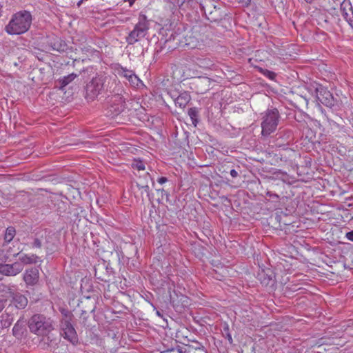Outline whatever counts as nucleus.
<instances>
[{
	"label": "nucleus",
	"mask_w": 353,
	"mask_h": 353,
	"mask_svg": "<svg viewBox=\"0 0 353 353\" xmlns=\"http://www.w3.org/2000/svg\"><path fill=\"white\" fill-rule=\"evenodd\" d=\"M197 65L202 68H210L213 65V61L209 58H198Z\"/></svg>",
	"instance_id": "22"
},
{
	"label": "nucleus",
	"mask_w": 353,
	"mask_h": 353,
	"mask_svg": "<svg viewBox=\"0 0 353 353\" xmlns=\"http://www.w3.org/2000/svg\"><path fill=\"white\" fill-rule=\"evenodd\" d=\"M202 10L206 18L212 22L219 21L222 20L224 17L221 8H217L214 2L210 0L205 1V3L202 5Z\"/></svg>",
	"instance_id": "8"
},
{
	"label": "nucleus",
	"mask_w": 353,
	"mask_h": 353,
	"mask_svg": "<svg viewBox=\"0 0 353 353\" xmlns=\"http://www.w3.org/2000/svg\"><path fill=\"white\" fill-rule=\"evenodd\" d=\"M149 28L150 23L147 17L141 13L138 18V22L134 26V29L129 32L125 38L128 44L133 45L144 38L148 34Z\"/></svg>",
	"instance_id": "4"
},
{
	"label": "nucleus",
	"mask_w": 353,
	"mask_h": 353,
	"mask_svg": "<svg viewBox=\"0 0 353 353\" xmlns=\"http://www.w3.org/2000/svg\"><path fill=\"white\" fill-rule=\"evenodd\" d=\"M259 71L265 77L271 80H274L276 76L275 72L268 70L267 69H263L262 68H259Z\"/></svg>",
	"instance_id": "29"
},
{
	"label": "nucleus",
	"mask_w": 353,
	"mask_h": 353,
	"mask_svg": "<svg viewBox=\"0 0 353 353\" xmlns=\"http://www.w3.org/2000/svg\"><path fill=\"white\" fill-rule=\"evenodd\" d=\"M168 181V179L166 177H164V176H161L160 178L158 179V182L161 184H163L165 182Z\"/></svg>",
	"instance_id": "39"
},
{
	"label": "nucleus",
	"mask_w": 353,
	"mask_h": 353,
	"mask_svg": "<svg viewBox=\"0 0 353 353\" xmlns=\"http://www.w3.org/2000/svg\"><path fill=\"white\" fill-rule=\"evenodd\" d=\"M28 326L31 333L49 340L50 334L55 329V322L45 314H34L28 319Z\"/></svg>",
	"instance_id": "1"
},
{
	"label": "nucleus",
	"mask_w": 353,
	"mask_h": 353,
	"mask_svg": "<svg viewBox=\"0 0 353 353\" xmlns=\"http://www.w3.org/2000/svg\"><path fill=\"white\" fill-rule=\"evenodd\" d=\"M307 3H312L314 0H305Z\"/></svg>",
	"instance_id": "44"
},
{
	"label": "nucleus",
	"mask_w": 353,
	"mask_h": 353,
	"mask_svg": "<svg viewBox=\"0 0 353 353\" xmlns=\"http://www.w3.org/2000/svg\"><path fill=\"white\" fill-rule=\"evenodd\" d=\"M9 243H3V247L4 250L5 254H8L9 257L10 256H17L19 255V252H13L11 247L8 246Z\"/></svg>",
	"instance_id": "30"
},
{
	"label": "nucleus",
	"mask_w": 353,
	"mask_h": 353,
	"mask_svg": "<svg viewBox=\"0 0 353 353\" xmlns=\"http://www.w3.org/2000/svg\"><path fill=\"white\" fill-rule=\"evenodd\" d=\"M345 236L348 240L353 242V230L347 232Z\"/></svg>",
	"instance_id": "37"
},
{
	"label": "nucleus",
	"mask_w": 353,
	"mask_h": 353,
	"mask_svg": "<svg viewBox=\"0 0 353 353\" xmlns=\"http://www.w3.org/2000/svg\"><path fill=\"white\" fill-rule=\"evenodd\" d=\"M276 137L277 140L282 139L286 141V144H288L292 139V133L290 130L280 129L276 133Z\"/></svg>",
	"instance_id": "18"
},
{
	"label": "nucleus",
	"mask_w": 353,
	"mask_h": 353,
	"mask_svg": "<svg viewBox=\"0 0 353 353\" xmlns=\"http://www.w3.org/2000/svg\"><path fill=\"white\" fill-rule=\"evenodd\" d=\"M144 179H145V183H137V186L139 189H143L144 192L146 193L147 196L150 197V188H149V180H152V179L150 176V174L148 172H146L144 175ZM150 199V198H149Z\"/></svg>",
	"instance_id": "21"
},
{
	"label": "nucleus",
	"mask_w": 353,
	"mask_h": 353,
	"mask_svg": "<svg viewBox=\"0 0 353 353\" xmlns=\"http://www.w3.org/2000/svg\"><path fill=\"white\" fill-rule=\"evenodd\" d=\"M266 195L268 196L270 199H279V195L276 194V193H273L272 192H267L266 193Z\"/></svg>",
	"instance_id": "35"
},
{
	"label": "nucleus",
	"mask_w": 353,
	"mask_h": 353,
	"mask_svg": "<svg viewBox=\"0 0 353 353\" xmlns=\"http://www.w3.org/2000/svg\"><path fill=\"white\" fill-rule=\"evenodd\" d=\"M223 336L228 339V342L230 344H232L233 343V339H232V337L230 333V330H229V327L228 325H226L225 327H224L223 328Z\"/></svg>",
	"instance_id": "31"
},
{
	"label": "nucleus",
	"mask_w": 353,
	"mask_h": 353,
	"mask_svg": "<svg viewBox=\"0 0 353 353\" xmlns=\"http://www.w3.org/2000/svg\"><path fill=\"white\" fill-rule=\"evenodd\" d=\"M12 307H8L0 316V324L2 328L9 327L13 321L14 315L12 314Z\"/></svg>",
	"instance_id": "14"
},
{
	"label": "nucleus",
	"mask_w": 353,
	"mask_h": 353,
	"mask_svg": "<svg viewBox=\"0 0 353 353\" xmlns=\"http://www.w3.org/2000/svg\"><path fill=\"white\" fill-rule=\"evenodd\" d=\"M159 191H161L163 194L164 193L167 196H168V193L164 189L159 190Z\"/></svg>",
	"instance_id": "43"
},
{
	"label": "nucleus",
	"mask_w": 353,
	"mask_h": 353,
	"mask_svg": "<svg viewBox=\"0 0 353 353\" xmlns=\"http://www.w3.org/2000/svg\"><path fill=\"white\" fill-rule=\"evenodd\" d=\"M145 179H144V176L143 178L140 177L139 181L137 182V183H145Z\"/></svg>",
	"instance_id": "41"
},
{
	"label": "nucleus",
	"mask_w": 353,
	"mask_h": 353,
	"mask_svg": "<svg viewBox=\"0 0 353 353\" xmlns=\"http://www.w3.org/2000/svg\"><path fill=\"white\" fill-rule=\"evenodd\" d=\"M12 302L17 309H24L28 303L27 297L19 292H10Z\"/></svg>",
	"instance_id": "13"
},
{
	"label": "nucleus",
	"mask_w": 353,
	"mask_h": 353,
	"mask_svg": "<svg viewBox=\"0 0 353 353\" xmlns=\"http://www.w3.org/2000/svg\"><path fill=\"white\" fill-rule=\"evenodd\" d=\"M24 327L22 323L18 321L12 328V334L17 339H21L23 335Z\"/></svg>",
	"instance_id": "20"
},
{
	"label": "nucleus",
	"mask_w": 353,
	"mask_h": 353,
	"mask_svg": "<svg viewBox=\"0 0 353 353\" xmlns=\"http://www.w3.org/2000/svg\"><path fill=\"white\" fill-rule=\"evenodd\" d=\"M188 115L192 119V123L196 125L198 122L199 112L196 108H191L188 110Z\"/></svg>",
	"instance_id": "27"
},
{
	"label": "nucleus",
	"mask_w": 353,
	"mask_h": 353,
	"mask_svg": "<svg viewBox=\"0 0 353 353\" xmlns=\"http://www.w3.org/2000/svg\"><path fill=\"white\" fill-rule=\"evenodd\" d=\"M32 22V16L30 12L21 10L12 15L4 30L9 35H20L29 30Z\"/></svg>",
	"instance_id": "2"
},
{
	"label": "nucleus",
	"mask_w": 353,
	"mask_h": 353,
	"mask_svg": "<svg viewBox=\"0 0 353 353\" xmlns=\"http://www.w3.org/2000/svg\"><path fill=\"white\" fill-rule=\"evenodd\" d=\"M108 77L98 74L86 85L85 97L90 101L96 99L104 90Z\"/></svg>",
	"instance_id": "6"
},
{
	"label": "nucleus",
	"mask_w": 353,
	"mask_h": 353,
	"mask_svg": "<svg viewBox=\"0 0 353 353\" xmlns=\"http://www.w3.org/2000/svg\"><path fill=\"white\" fill-rule=\"evenodd\" d=\"M78 75L75 73H71L67 76H65L62 78H59L57 83L59 84V88L60 90H63V88L68 85L70 83H71L75 78H77Z\"/></svg>",
	"instance_id": "16"
},
{
	"label": "nucleus",
	"mask_w": 353,
	"mask_h": 353,
	"mask_svg": "<svg viewBox=\"0 0 353 353\" xmlns=\"http://www.w3.org/2000/svg\"><path fill=\"white\" fill-rule=\"evenodd\" d=\"M157 314L158 316H161V314H160V312L159 311L157 312Z\"/></svg>",
	"instance_id": "46"
},
{
	"label": "nucleus",
	"mask_w": 353,
	"mask_h": 353,
	"mask_svg": "<svg viewBox=\"0 0 353 353\" xmlns=\"http://www.w3.org/2000/svg\"><path fill=\"white\" fill-rule=\"evenodd\" d=\"M39 279V272L37 268H32L25 271L23 281L27 286H34Z\"/></svg>",
	"instance_id": "12"
},
{
	"label": "nucleus",
	"mask_w": 353,
	"mask_h": 353,
	"mask_svg": "<svg viewBox=\"0 0 353 353\" xmlns=\"http://www.w3.org/2000/svg\"><path fill=\"white\" fill-rule=\"evenodd\" d=\"M316 94L317 100L324 105L332 108L335 105L336 100L327 88L320 85L316 88Z\"/></svg>",
	"instance_id": "9"
},
{
	"label": "nucleus",
	"mask_w": 353,
	"mask_h": 353,
	"mask_svg": "<svg viewBox=\"0 0 353 353\" xmlns=\"http://www.w3.org/2000/svg\"><path fill=\"white\" fill-rule=\"evenodd\" d=\"M46 49L48 50H56V51H63L65 44L62 43V41L57 36L52 34L48 36L45 39L43 42Z\"/></svg>",
	"instance_id": "10"
},
{
	"label": "nucleus",
	"mask_w": 353,
	"mask_h": 353,
	"mask_svg": "<svg viewBox=\"0 0 353 353\" xmlns=\"http://www.w3.org/2000/svg\"><path fill=\"white\" fill-rule=\"evenodd\" d=\"M23 269V265L19 262L12 264L3 263L0 265V273L6 276H15L20 273Z\"/></svg>",
	"instance_id": "11"
},
{
	"label": "nucleus",
	"mask_w": 353,
	"mask_h": 353,
	"mask_svg": "<svg viewBox=\"0 0 353 353\" xmlns=\"http://www.w3.org/2000/svg\"><path fill=\"white\" fill-rule=\"evenodd\" d=\"M66 311H67V310H63V311L61 312V313H62V314H63L64 317H65Z\"/></svg>",
	"instance_id": "45"
},
{
	"label": "nucleus",
	"mask_w": 353,
	"mask_h": 353,
	"mask_svg": "<svg viewBox=\"0 0 353 353\" xmlns=\"http://www.w3.org/2000/svg\"><path fill=\"white\" fill-rule=\"evenodd\" d=\"M117 74L121 76L125 77L126 79H128L131 75H132V72L134 71L127 69L126 68H123L122 66H119L117 69Z\"/></svg>",
	"instance_id": "26"
},
{
	"label": "nucleus",
	"mask_w": 353,
	"mask_h": 353,
	"mask_svg": "<svg viewBox=\"0 0 353 353\" xmlns=\"http://www.w3.org/2000/svg\"><path fill=\"white\" fill-rule=\"evenodd\" d=\"M190 99L191 97L190 94L188 92L184 91L179 94V96L175 99L174 102L176 105H178L181 108H184L190 102Z\"/></svg>",
	"instance_id": "15"
},
{
	"label": "nucleus",
	"mask_w": 353,
	"mask_h": 353,
	"mask_svg": "<svg viewBox=\"0 0 353 353\" xmlns=\"http://www.w3.org/2000/svg\"><path fill=\"white\" fill-rule=\"evenodd\" d=\"M131 168L137 171H143L145 169L144 162L140 159H134L131 163Z\"/></svg>",
	"instance_id": "23"
},
{
	"label": "nucleus",
	"mask_w": 353,
	"mask_h": 353,
	"mask_svg": "<svg viewBox=\"0 0 353 353\" xmlns=\"http://www.w3.org/2000/svg\"><path fill=\"white\" fill-rule=\"evenodd\" d=\"M230 173L232 178H236L239 176L238 172L234 169L231 170Z\"/></svg>",
	"instance_id": "38"
},
{
	"label": "nucleus",
	"mask_w": 353,
	"mask_h": 353,
	"mask_svg": "<svg viewBox=\"0 0 353 353\" xmlns=\"http://www.w3.org/2000/svg\"><path fill=\"white\" fill-rule=\"evenodd\" d=\"M280 114L277 108L267 109L261 114V134L268 137L274 132L279 125Z\"/></svg>",
	"instance_id": "3"
},
{
	"label": "nucleus",
	"mask_w": 353,
	"mask_h": 353,
	"mask_svg": "<svg viewBox=\"0 0 353 353\" xmlns=\"http://www.w3.org/2000/svg\"><path fill=\"white\" fill-rule=\"evenodd\" d=\"M128 80L130 83V84L134 86L138 85L139 82L140 81L139 77L135 74L134 72H132V75H131Z\"/></svg>",
	"instance_id": "32"
},
{
	"label": "nucleus",
	"mask_w": 353,
	"mask_h": 353,
	"mask_svg": "<svg viewBox=\"0 0 353 353\" xmlns=\"http://www.w3.org/2000/svg\"><path fill=\"white\" fill-rule=\"evenodd\" d=\"M85 1V0H80V1L77 3V7H78V8H79V7L81 6V5L82 4V3H83V1Z\"/></svg>",
	"instance_id": "42"
},
{
	"label": "nucleus",
	"mask_w": 353,
	"mask_h": 353,
	"mask_svg": "<svg viewBox=\"0 0 353 353\" xmlns=\"http://www.w3.org/2000/svg\"><path fill=\"white\" fill-rule=\"evenodd\" d=\"M15 229L13 227H8L4 235V243H10L15 236Z\"/></svg>",
	"instance_id": "24"
},
{
	"label": "nucleus",
	"mask_w": 353,
	"mask_h": 353,
	"mask_svg": "<svg viewBox=\"0 0 353 353\" xmlns=\"http://www.w3.org/2000/svg\"><path fill=\"white\" fill-rule=\"evenodd\" d=\"M6 302L7 301L6 299L0 298V312L5 308Z\"/></svg>",
	"instance_id": "36"
},
{
	"label": "nucleus",
	"mask_w": 353,
	"mask_h": 353,
	"mask_svg": "<svg viewBox=\"0 0 353 353\" xmlns=\"http://www.w3.org/2000/svg\"><path fill=\"white\" fill-rule=\"evenodd\" d=\"M258 276L261 283L264 285H269L270 281L272 280V276L268 275L263 270L261 273H259Z\"/></svg>",
	"instance_id": "25"
},
{
	"label": "nucleus",
	"mask_w": 353,
	"mask_h": 353,
	"mask_svg": "<svg viewBox=\"0 0 353 353\" xmlns=\"http://www.w3.org/2000/svg\"><path fill=\"white\" fill-rule=\"evenodd\" d=\"M185 39V45L190 49L200 48L203 46L202 42L199 41L194 36H188Z\"/></svg>",
	"instance_id": "19"
},
{
	"label": "nucleus",
	"mask_w": 353,
	"mask_h": 353,
	"mask_svg": "<svg viewBox=\"0 0 353 353\" xmlns=\"http://www.w3.org/2000/svg\"><path fill=\"white\" fill-rule=\"evenodd\" d=\"M161 353H186V348L177 345L176 347H172L161 352Z\"/></svg>",
	"instance_id": "28"
},
{
	"label": "nucleus",
	"mask_w": 353,
	"mask_h": 353,
	"mask_svg": "<svg viewBox=\"0 0 353 353\" xmlns=\"http://www.w3.org/2000/svg\"><path fill=\"white\" fill-rule=\"evenodd\" d=\"M73 314L66 311L65 317L60 321V334L66 340L73 345H77L79 342L77 333L72 324Z\"/></svg>",
	"instance_id": "5"
},
{
	"label": "nucleus",
	"mask_w": 353,
	"mask_h": 353,
	"mask_svg": "<svg viewBox=\"0 0 353 353\" xmlns=\"http://www.w3.org/2000/svg\"><path fill=\"white\" fill-rule=\"evenodd\" d=\"M108 103V114L112 117L119 115L125 108V101L119 94L111 97Z\"/></svg>",
	"instance_id": "7"
},
{
	"label": "nucleus",
	"mask_w": 353,
	"mask_h": 353,
	"mask_svg": "<svg viewBox=\"0 0 353 353\" xmlns=\"http://www.w3.org/2000/svg\"><path fill=\"white\" fill-rule=\"evenodd\" d=\"M41 246H42V243H41V240L39 239L38 238H35L32 243V247L37 248H41Z\"/></svg>",
	"instance_id": "34"
},
{
	"label": "nucleus",
	"mask_w": 353,
	"mask_h": 353,
	"mask_svg": "<svg viewBox=\"0 0 353 353\" xmlns=\"http://www.w3.org/2000/svg\"><path fill=\"white\" fill-rule=\"evenodd\" d=\"M8 259L9 256L8 254H5L4 250H0V265L6 263Z\"/></svg>",
	"instance_id": "33"
},
{
	"label": "nucleus",
	"mask_w": 353,
	"mask_h": 353,
	"mask_svg": "<svg viewBox=\"0 0 353 353\" xmlns=\"http://www.w3.org/2000/svg\"><path fill=\"white\" fill-rule=\"evenodd\" d=\"M3 6L0 3V18L3 15Z\"/></svg>",
	"instance_id": "40"
},
{
	"label": "nucleus",
	"mask_w": 353,
	"mask_h": 353,
	"mask_svg": "<svg viewBox=\"0 0 353 353\" xmlns=\"http://www.w3.org/2000/svg\"><path fill=\"white\" fill-rule=\"evenodd\" d=\"M19 260L21 261L20 263L23 265H29V264H35L37 263L39 260V256H37L36 254H20L19 256Z\"/></svg>",
	"instance_id": "17"
}]
</instances>
